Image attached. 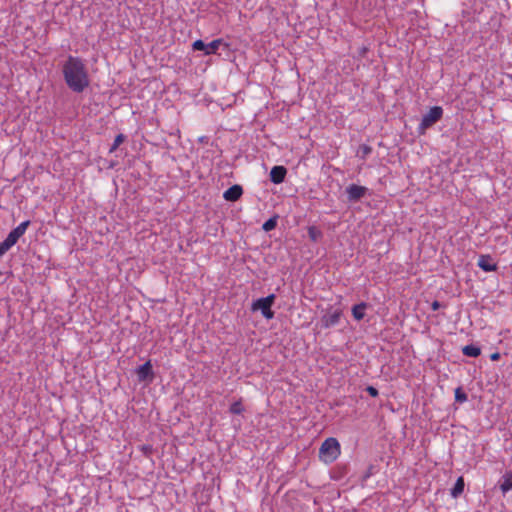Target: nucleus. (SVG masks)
Instances as JSON below:
<instances>
[{
    "label": "nucleus",
    "instance_id": "f257e3e1",
    "mask_svg": "<svg viewBox=\"0 0 512 512\" xmlns=\"http://www.w3.org/2000/svg\"><path fill=\"white\" fill-rule=\"evenodd\" d=\"M62 74L68 88L75 93H82L90 85L87 66L80 57L69 55L62 64Z\"/></svg>",
    "mask_w": 512,
    "mask_h": 512
},
{
    "label": "nucleus",
    "instance_id": "a211bd4d",
    "mask_svg": "<svg viewBox=\"0 0 512 512\" xmlns=\"http://www.w3.org/2000/svg\"><path fill=\"white\" fill-rule=\"evenodd\" d=\"M372 152V148L369 145L362 144L357 150V156L361 159H365Z\"/></svg>",
    "mask_w": 512,
    "mask_h": 512
},
{
    "label": "nucleus",
    "instance_id": "dca6fc26",
    "mask_svg": "<svg viewBox=\"0 0 512 512\" xmlns=\"http://www.w3.org/2000/svg\"><path fill=\"white\" fill-rule=\"evenodd\" d=\"M464 480L462 477H459L455 484H454V487L452 488L451 490V495L454 497V498H457L459 495H461L464 491Z\"/></svg>",
    "mask_w": 512,
    "mask_h": 512
},
{
    "label": "nucleus",
    "instance_id": "f8f14e48",
    "mask_svg": "<svg viewBox=\"0 0 512 512\" xmlns=\"http://www.w3.org/2000/svg\"><path fill=\"white\" fill-rule=\"evenodd\" d=\"M136 374L140 381H145L148 378H152L153 372L151 362L147 361L143 365H140L136 370Z\"/></svg>",
    "mask_w": 512,
    "mask_h": 512
},
{
    "label": "nucleus",
    "instance_id": "a878e982",
    "mask_svg": "<svg viewBox=\"0 0 512 512\" xmlns=\"http://www.w3.org/2000/svg\"><path fill=\"white\" fill-rule=\"evenodd\" d=\"M500 358V354L499 353H494L491 355V360L495 361V360H498Z\"/></svg>",
    "mask_w": 512,
    "mask_h": 512
},
{
    "label": "nucleus",
    "instance_id": "4468645a",
    "mask_svg": "<svg viewBox=\"0 0 512 512\" xmlns=\"http://www.w3.org/2000/svg\"><path fill=\"white\" fill-rule=\"evenodd\" d=\"M366 307L367 304L364 302L356 304L352 307V315L357 321H360L364 318Z\"/></svg>",
    "mask_w": 512,
    "mask_h": 512
},
{
    "label": "nucleus",
    "instance_id": "4be33fe9",
    "mask_svg": "<svg viewBox=\"0 0 512 512\" xmlns=\"http://www.w3.org/2000/svg\"><path fill=\"white\" fill-rule=\"evenodd\" d=\"M244 411V407L241 403V401H235L234 403L231 404L230 406V412L232 414H236V415H239L241 414L242 412Z\"/></svg>",
    "mask_w": 512,
    "mask_h": 512
},
{
    "label": "nucleus",
    "instance_id": "393cba45",
    "mask_svg": "<svg viewBox=\"0 0 512 512\" xmlns=\"http://www.w3.org/2000/svg\"><path fill=\"white\" fill-rule=\"evenodd\" d=\"M441 304L438 302V301H434L431 305L432 309L435 311V310H438L440 308Z\"/></svg>",
    "mask_w": 512,
    "mask_h": 512
},
{
    "label": "nucleus",
    "instance_id": "412c9836",
    "mask_svg": "<svg viewBox=\"0 0 512 512\" xmlns=\"http://www.w3.org/2000/svg\"><path fill=\"white\" fill-rule=\"evenodd\" d=\"M124 140H125V136L123 134H118L115 137L114 142L109 149V152L110 153L114 152L124 142Z\"/></svg>",
    "mask_w": 512,
    "mask_h": 512
},
{
    "label": "nucleus",
    "instance_id": "423d86ee",
    "mask_svg": "<svg viewBox=\"0 0 512 512\" xmlns=\"http://www.w3.org/2000/svg\"><path fill=\"white\" fill-rule=\"evenodd\" d=\"M367 191L368 189L366 187L356 184H351L346 188V194L350 202L359 201L366 195Z\"/></svg>",
    "mask_w": 512,
    "mask_h": 512
},
{
    "label": "nucleus",
    "instance_id": "0eeeda50",
    "mask_svg": "<svg viewBox=\"0 0 512 512\" xmlns=\"http://www.w3.org/2000/svg\"><path fill=\"white\" fill-rule=\"evenodd\" d=\"M342 311L340 309H336L334 311L327 312L321 318V325L323 328H330L336 326L341 319Z\"/></svg>",
    "mask_w": 512,
    "mask_h": 512
},
{
    "label": "nucleus",
    "instance_id": "6e6552de",
    "mask_svg": "<svg viewBox=\"0 0 512 512\" xmlns=\"http://www.w3.org/2000/svg\"><path fill=\"white\" fill-rule=\"evenodd\" d=\"M477 265L485 272H493L497 270V264L490 255H480Z\"/></svg>",
    "mask_w": 512,
    "mask_h": 512
},
{
    "label": "nucleus",
    "instance_id": "f3484780",
    "mask_svg": "<svg viewBox=\"0 0 512 512\" xmlns=\"http://www.w3.org/2000/svg\"><path fill=\"white\" fill-rule=\"evenodd\" d=\"M30 225V221L27 220V221H24L22 223H20L16 228H14L12 230V232L18 236V238H20L21 236H23L27 230V228L29 227Z\"/></svg>",
    "mask_w": 512,
    "mask_h": 512
},
{
    "label": "nucleus",
    "instance_id": "1a4fd4ad",
    "mask_svg": "<svg viewBox=\"0 0 512 512\" xmlns=\"http://www.w3.org/2000/svg\"><path fill=\"white\" fill-rule=\"evenodd\" d=\"M287 170L284 166H274L270 171V181L274 184H280L284 181Z\"/></svg>",
    "mask_w": 512,
    "mask_h": 512
},
{
    "label": "nucleus",
    "instance_id": "6ab92c4d",
    "mask_svg": "<svg viewBox=\"0 0 512 512\" xmlns=\"http://www.w3.org/2000/svg\"><path fill=\"white\" fill-rule=\"evenodd\" d=\"M277 225V217L269 218L267 221L264 222L262 228L264 231L268 232L273 230Z\"/></svg>",
    "mask_w": 512,
    "mask_h": 512
},
{
    "label": "nucleus",
    "instance_id": "9b49d317",
    "mask_svg": "<svg viewBox=\"0 0 512 512\" xmlns=\"http://www.w3.org/2000/svg\"><path fill=\"white\" fill-rule=\"evenodd\" d=\"M242 193H243L242 187L240 185L236 184V185L231 186L224 192L223 198L227 201L234 202V201H237L241 197Z\"/></svg>",
    "mask_w": 512,
    "mask_h": 512
},
{
    "label": "nucleus",
    "instance_id": "b1692460",
    "mask_svg": "<svg viewBox=\"0 0 512 512\" xmlns=\"http://www.w3.org/2000/svg\"><path fill=\"white\" fill-rule=\"evenodd\" d=\"M366 390H367V392L369 393L370 396H372V397L378 396V390L375 387L368 386Z\"/></svg>",
    "mask_w": 512,
    "mask_h": 512
},
{
    "label": "nucleus",
    "instance_id": "7ed1b4c3",
    "mask_svg": "<svg viewBox=\"0 0 512 512\" xmlns=\"http://www.w3.org/2000/svg\"><path fill=\"white\" fill-rule=\"evenodd\" d=\"M443 109L440 106H434L430 108V110L423 115L422 120L418 126V132L420 134H424L425 131L434 125L437 121L442 118Z\"/></svg>",
    "mask_w": 512,
    "mask_h": 512
},
{
    "label": "nucleus",
    "instance_id": "f03ea898",
    "mask_svg": "<svg viewBox=\"0 0 512 512\" xmlns=\"http://www.w3.org/2000/svg\"><path fill=\"white\" fill-rule=\"evenodd\" d=\"M341 454L340 443L336 438H327L320 446L319 458L325 464L333 463Z\"/></svg>",
    "mask_w": 512,
    "mask_h": 512
},
{
    "label": "nucleus",
    "instance_id": "ddd939ff",
    "mask_svg": "<svg viewBox=\"0 0 512 512\" xmlns=\"http://www.w3.org/2000/svg\"><path fill=\"white\" fill-rule=\"evenodd\" d=\"M512 489V472L507 471L501 478L500 482V490L505 495L508 491Z\"/></svg>",
    "mask_w": 512,
    "mask_h": 512
},
{
    "label": "nucleus",
    "instance_id": "9d476101",
    "mask_svg": "<svg viewBox=\"0 0 512 512\" xmlns=\"http://www.w3.org/2000/svg\"><path fill=\"white\" fill-rule=\"evenodd\" d=\"M18 240V236L10 231L4 241L0 243V257H2L11 247H13Z\"/></svg>",
    "mask_w": 512,
    "mask_h": 512
},
{
    "label": "nucleus",
    "instance_id": "2eb2a0df",
    "mask_svg": "<svg viewBox=\"0 0 512 512\" xmlns=\"http://www.w3.org/2000/svg\"><path fill=\"white\" fill-rule=\"evenodd\" d=\"M462 353L467 357H478L481 354L480 347L470 344L462 348Z\"/></svg>",
    "mask_w": 512,
    "mask_h": 512
},
{
    "label": "nucleus",
    "instance_id": "5701e85b",
    "mask_svg": "<svg viewBox=\"0 0 512 512\" xmlns=\"http://www.w3.org/2000/svg\"><path fill=\"white\" fill-rule=\"evenodd\" d=\"M455 399L458 402H465L467 400V395L464 392H462L460 388H457L455 390Z\"/></svg>",
    "mask_w": 512,
    "mask_h": 512
},
{
    "label": "nucleus",
    "instance_id": "aec40b11",
    "mask_svg": "<svg viewBox=\"0 0 512 512\" xmlns=\"http://www.w3.org/2000/svg\"><path fill=\"white\" fill-rule=\"evenodd\" d=\"M308 235L312 241H317L321 237V231L315 226H310L308 228Z\"/></svg>",
    "mask_w": 512,
    "mask_h": 512
},
{
    "label": "nucleus",
    "instance_id": "39448f33",
    "mask_svg": "<svg viewBox=\"0 0 512 512\" xmlns=\"http://www.w3.org/2000/svg\"><path fill=\"white\" fill-rule=\"evenodd\" d=\"M221 44V39H215L208 44H206L202 40H196L193 43L192 47L194 50L203 51L205 55H211L216 53Z\"/></svg>",
    "mask_w": 512,
    "mask_h": 512
},
{
    "label": "nucleus",
    "instance_id": "20e7f679",
    "mask_svg": "<svg viewBox=\"0 0 512 512\" xmlns=\"http://www.w3.org/2000/svg\"><path fill=\"white\" fill-rule=\"evenodd\" d=\"M274 300V294L259 298L252 303L251 309L252 311H261L263 317L268 320L272 319L274 317V312L271 310V306L274 303Z\"/></svg>",
    "mask_w": 512,
    "mask_h": 512
}]
</instances>
